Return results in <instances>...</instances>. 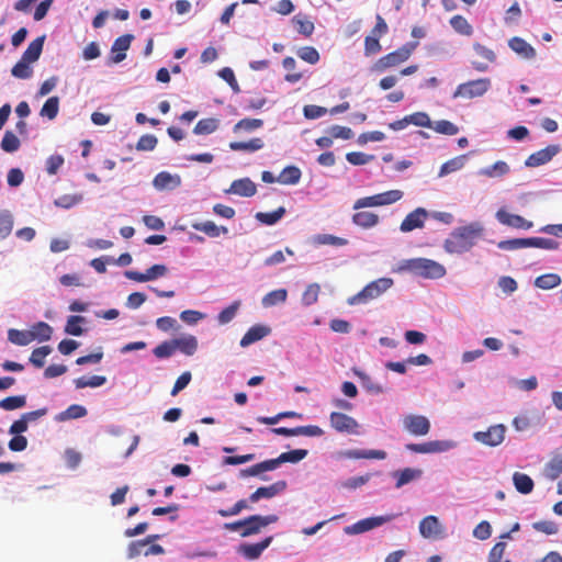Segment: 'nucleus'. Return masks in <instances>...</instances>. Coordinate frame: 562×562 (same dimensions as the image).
<instances>
[{"mask_svg": "<svg viewBox=\"0 0 562 562\" xmlns=\"http://www.w3.org/2000/svg\"><path fill=\"white\" fill-rule=\"evenodd\" d=\"M484 231L483 224L479 221L456 227L443 240L442 247L449 255L465 254L476 245L477 239L483 237Z\"/></svg>", "mask_w": 562, "mask_h": 562, "instance_id": "1", "label": "nucleus"}, {"mask_svg": "<svg viewBox=\"0 0 562 562\" xmlns=\"http://www.w3.org/2000/svg\"><path fill=\"white\" fill-rule=\"evenodd\" d=\"M398 271H407L416 277L437 280L446 276L447 270L443 265L428 258H412L400 262Z\"/></svg>", "mask_w": 562, "mask_h": 562, "instance_id": "2", "label": "nucleus"}, {"mask_svg": "<svg viewBox=\"0 0 562 562\" xmlns=\"http://www.w3.org/2000/svg\"><path fill=\"white\" fill-rule=\"evenodd\" d=\"M279 517L277 515H251L247 518L234 521L226 522L224 528L228 531L238 532L240 537L248 538L251 536L259 535L263 528L269 525L276 524Z\"/></svg>", "mask_w": 562, "mask_h": 562, "instance_id": "3", "label": "nucleus"}, {"mask_svg": "<svg viewBox=\"0 0 562 562\" xmlns=\"http://www.w3.org/2000/svg\"><path fill=\"white\" fill-rule=\"evenodd\" d=\"M394 284L392 278L383 277L368 283L360 292L348 297L349 305L367 304L370 301L376 300L389 291Z\"/></svg>", "mask_w": 562, "mask_h": 562, "instance_id": "4", "label": "nucleus"}, {"mask_svg": "<svg viewBox=\"0 0 562 562\" xmlns=\"http://www.w3.org/2000/svg\"><path fill=\"white\" fill-rule=\"evenodd\" d=\"M418 43H407L401 48L381 57L372 67L373 71L383 72L387 68L395 67L409 58Z\"/></svg>", "mask_w": 562, "mask_h": 562, "instance_id": "5", "label": "nucleus"}, {"mask_svg": "<svg viewBox=\"0 0 562 562\" xmlns=\"http://www.w3.org/2000/svg\"><path fill=\"white\" fill-rule=\"evenodd\" d=\"M492 82L490 78H480L460 83L454 90L453 99H473L483 97L490 89Z\"/></svg>", "mask_w": 562, "mask_h": 562, "instance_id": "6", "label": "nucleus"}, {"mask_svg": "<svg viewBox=\"0 0 562 562\" xmlns=\"http://www.w3.org/2000/svg\"><path fill=\"white\" fill-rule=\"evenodd\" d=\"M402 198L403 192L401 190H390L372 196L358 199L353 204V209L359 210L364 207L389 205L400 201Z\"/></svg>", "mask_w": 562, "mask_h": 562, "instance_id": "7", "label": "nucleus"}, {"mask_svg": "<svg viewBox=\"0 0 562 562\" xmlns=\"http://www.w3.org/2000/svg\"><path fill=\"white\" fill-rule=\"evenodd\" d=\"M395 517H396V515L391 514V515L364 518V519L357 521L353 525L346 526L344 528V532L348 536L364 533L367 531H370L374 528H378V527L393 520Z\"/></svg>", "mask_w": 562, "mask_h": 562, "instance_id": "8", "label": "nucleus"}, {"mask_svg": "<svg viewBox=\"0 0 562 562\" xmlns=\"http://www.w3.org/2000/svg\"><path fill=\"white\" fill-rule=\"evenodd\" d=\"M506 430L503 424L493 425L485 431H475L473 439L487 447H497L504 441Z\"/></svg>", "mask_w": 562, "mask_h": 562, "instance_id": "9", "label": "nucleus"}, {"mask_svg": "<svg viewBox=\"0 0 562 562\" xmlns=\"http://www.w3.org/2000/svg\"><path fill=\"white\" fill-rule=\"evenodd\" d=\"M273 536H268L257 543L241 542L236 552L247 561L258 560L263 551L272 543Z\"/></svg>", "mask_w": 562, "mask_h": 562, "instance_id": "10", "label": "nucleus"}, {"mask_svg": "<svg viewBox=\"0 0 562 562\" xmlns=\"http://www.w3.org/2000/svg\"><path fill=\"white\" fill-rule=\"evenodd\" d=\"M402 425L413 436H426L430 430V422L424 415L407 414L403 416Z\"/></svg>", "mask_w": 562, "mask_h": 562, "instance_id": "11", "label": "nucleus"}, {"mask_svg": "<svg viewBox=\"0 0 562 562\" xmlns=\"http://www.w3.org/2000/svg\"><path fill=\"white\" fill-rule=\"evenodd\" d=\"M456 446L452 440H434L424 443H407L405 448L416 453H439L449 451Z\"/></svg>", "mask_w": 562, "mask_h": 562, "instance_id": "12", "label": "nucleus"}, {"mask_svg": "<svg viewBox=\"0 0 562 562\" xmlns=\"http://www.w3.org/2000/svg\"><path fill=\"white\" fill-rule=\"evenodd\" d=\"M329 423L338 432L358 434L359 423L347 414L333 412L329 415Z\"/></svg>", "mask_w": 562, "mask_h": 562, "instance_id": "13", "label": "nucleus"}, {"mask_svg": "<svg viewBox=\"0 0 562 562\" xmlns=\"http://www.w3.org/2000/svg\"><path fill=\"white\" fill-rule=\"evenodd\" d=\"M419 533L425 539H438L441 538L445 528L440 522L439 518L434 515L426 516L419 522Z\"/></svg>", "mask_w": 562, "mask_h": 562, "instance_id": "14", "label": "nucleus"}, {"mask_svg": "<svg viewBox=\"0 0 562 562\" xmlns=\"http://www.w3.org/2000/svg\"><path fill=\"white\" fill-rule=\"evenodd\" d=\"M429 212L424 207H417L408 213L401 223L400 229L403 233L412 232L416 228H423Z\"/></svg>", "mask_w": 562, "mask_h": 562, "instance_id": "15", "label": "nucleus"}, {"mask_svg": "<svg viewBox=\"0 0 562 562\" xmlns=\"http://www.w3.org/2000/svg\"><path fill=\"white\" fill-rule=\"evenodd\" d=\"M496 220L505 226H509L517 229H530L533 226V223L524 218L517 214H510L505 209H499L495 213Z\"/></svg>", "mask_w": 562, "mask_h": 562, "instance_id": "16", "label": "nucleus"}, {"mask_svg": "<svg viewBox=\"0 0 562 562\" xmlns=\"http://www.w3.org/2000/svg\"><path fill=\"white\" fill-rule=\"evenodd\" d=\"M560 151L559 145H549L543 149H540L531 154L525 161V166L535 168L549 162Z\"/></svg>", "mask_w": 562, "mask_h": 562, "instance_id": "17", "label": "nucleus"}, {"mask_svg": "<svg viewBox=\"0 0 562 562\" xmlns=\"http://www.w3.org/2000/svg\"><path fill=\"white\" fill-rule=\"evenodd\" d=\"M181 184V177L168 171L157 173L153 180V186L158 191L175 190Z\"/></svg>", "mask_w": 562, "mask_h": 562, "instance_id": "18", "label": "nucleus"}, {"mask_svg": "<svg viewBox=\"0 0 562 562\" xmlns=\"http://www.w3.org/2000/svg\"><path fill=\"white\" fill-rule=\"evenodd\" d=\"M257 192V187L249 178L234 180L229 189L225 190L227 194H236L239 196L250 198Z\"/></svg>", "mask_w": 562, "mask_h": 562, "instance_id": "19", "label": "nucleus"}, {"mask_svg": "<svg viewBox=\"0 0 562 562\" xmlns=\"http://www.w3.org/2000/svg\"><path fill=\"white\" fill-rule=\"evenodd\" d=\"M286 486L288 484L285 481H278L269 486L259 487L250 494L249 502L257 503L261 498H272L285 491Z\"/></svg>", "mask_w": 562, "mask_h": 562, "instance_id": "20", "label": "nucleus"}, {"mask_svg": "<svg viewBox=\"0 0 562 562\" xmlns=\"http://www.w3.org/2000/svg\"><path fill=\"white\" fill-rule=\"evenodd\" d=\"M134 40V35L125 34L117 37L112 47L111 53L113 56L111 57V63L119 64L126 58L125 52L130 48L132 41Z\"/></svg>", "mask_w": 562, "mask_h": 562, "instance_id": "21", "label": "nucleus"}, {"mask_svg": "<svg viewBox=\"0 0 562 562\" xmlns=\"http://www.w3.org/2000/svg\"><path fill=\"white\" fill-rule=\"evenodd\" d=\"M391 476L396 480L395 487L402 488L404 485L419 480L423 476V470L416 468H405L402 470L393 471Z\"/></svg>", "mask_w": 562, "mask_h": 562, "instance_id": "22", "label": "nucleus"}, {"mask_svg": "<svg viewBox=\"0 0 562 562\" xmlns=\"http://www.w3.org/2000/svg\"><path fill=\"white\" fill-rule=\"evenodd\" d=\"M341 458L346 459H376L384 460L387 454L384 450L375 449H349L339 453Z\"/></svg>", "mask_w": 562, "mask_h": 562, "instance_id": "23", "label": "nucleus"}, {"mask_svg": "<svg viewBox=\"0 0 562 562\" xmlns=\"http://www.w3.org/2000/svg\"><path fill=\"white\" fill-rule=\"evenodd\" d=\"M271 328L266 325H255L250 327L247 333L240 339V347L246 348L251 344H255L268 335H270Z\"/></svg>", "mask_w": 562, "mask_h": 562, "instance_id": "24", "label": "nucleus"}, {"mask_svg": "<svg viewBox=\"0 0 562 562\" xmlns=\"http://www.w3.org/2000/svg\"><path fill=\"white\" fill-rule=\"evenodd\" d=\"M510 172V167L506 161L498 160L491 166H486L481 168L477 171L479 176L491 178V179H501L507 176Z\"/></svg>", "mask_w": 562, "mask_h": 562, "instance_id": "25", "label": "nucleus"}, {"mask_svg": "<svg viewBox=\"0 0 562 562\" xmlns=\"http://www.w3.org/2000/svg\"><path fill=\"white\" fill-rule=\"evenodd\" d=\"M508 46L524 59H533L536 49L524 38L515 36L508 41Z\"/></svg>", "mask_w": 562, "mask_h": 562, "instance_id": "26", "label": "nucleus"}, {"mask_svg": "<svg viewBox=\"0 0 562 562\" xmlns=\"http://www.w3.org/2000/svg\"><path fill=\"white\" fill-rule=\"evenodd\" d=\"M308 451L305 449H295L288 452L281 453L278 458L271 459L274 470L278 469L282 463H299L306 458Z\"/></svg>", "mask_w": 562, "mask_h": 562, "instance_id": "27", "label": "nucleus"}, {"mask_svg": "<svg viewBox=\"0 0 562 562\" xmlns=\"http://www.w3.org/2000/svg\"><path fill=\"white\" fill-rule=\"evenodd\" d=\"M273 464L270 460L262 461L260 463H257L252 467H249L247 469H243L239 472L240 477H247V476H260L262 481H267L268 476L262 475L263 472L273 471Z\"/></svg>", "mask_w": 562, "mask_h": 562, "instance_id": "28", "label": "nucleus"}, {"mask_svg": "<svg viewBox=\"0 0 562 562\" xmlns=\"http://www.w3.org/2000/svg\"><path fill=\"white\" fill-rule=\"evenodd\" d=\"M44 42H45V35H42V36L35 38L34 41H32L29 44L25 52L23 53L22 58L24 60L29 61L30 64L35 63L42 54Z\"/></svg>", "mask_w": 562, "mask_h": 562, "instance_id": "29", "label": "nucleus"}, {"mask_svg": "<svg viewBox=\"0 0 562 562\" xmlns=\"http://www.w3.org/2000/svg\"><path fill=\"white\" fill-rule=\"evenodd\" d=\"M176 350L179 349L187 356H192L198 349V339L193 335H187L173 339Z\"/></svg>", "mask_w": 562, "mask_h": 562, "instance_id": "30", "label": "nucleus"}, {"mask_svg": "<svg viewBox=\"0 0 562 562\" xmlns=\"http://www.w3.org/2000/svg\"><path fill=\"white\" fill-rule=\"evenodd\" d=\"M561 473H562V452L554 454L543 469V475L551 481L557 480Z\"/></svg>", "mask_w": 562, "mask_h": 562, "instance_id": "31", "label": "nucleus"}, {"mask_svg": "<svg viewBox=\"0 0 562 562\" xmlns=\"http://www.w3.org/2000/svg\"><path fill=\"white\" fill-rule=\"evenodd\" d=\"M355 374L360 379L362 387L371 394L379 395L385 393V387L372 380L367 373L355 370Z\"/></svg>", "mask_w": 562, "mask_h": 562, "instance_id": "32", "label": "nucleus"}, {"mask_svg": "<svg viewBox=\"0 0 562 562\" xmlns=\"http://www.w3.org/2000/svg\"><path fill=\"white\" fill-rule=\"evenodd\" d=\"M513 483L517 492L521 494L531 493L535 486L532 479L529 475L520 472H515L513 474Z\"/></svg>", "mask_w": 562, "mask_h": 562, "instance_id": "33", "label": "nucleus"}, {"mask_svg": "<svg viewBox=\"0 0 562 562\" xmlns=\"http://www.w3.org/2000/svg\"><path fill=\"white\" fill-rule=\"evenodd\" d=\"M288 291L285 289H278L267 293L262 300L261 304L265 308H269L279 304H283L286 301Z\"/></svg>", "mask_w": 562, "mask_h": 562, "instance_id": "34", "label": "nucleus"}, {"mask_svg": "<svg viewBox=\"0 0 562 562\" xmlns=\"http://www.w3.org/2000/svg\"><path fill=\"white\" fill-rule=\"evenodd\" d=\"M8 339L16 346H27L34 341L31 330H19L11 328L8 330Z\"/></svg>", "mask_w": 562, "mask_h": 562, "instance_id": "35", "label": "nucleus"}, {"mask_svg": "<svg viewBox=\"0 0 562 562\" xmlns=\"http://www.w3.org/2000/svg\"><path fill=\"white\" fill-rule=\"evenodd\" d=\"M352 222L362 228H371L379 223V216L372 212L362 211L353 214Z\"/></svg>", "mask_w": 562, "mask_h": 562, "instance_id": "36", "label": "nucleus"}, {"mask_svg": "<svg viewBox=\"0 0 562 562\" xmlns=\"http://www.w3.org/2000/svg\"><path fill=\"white\" fill-rule=\"evenodd\" d=\"M87 414H88V412H87L86 407L78 405V404H72L66 411L56 415L55 420L56 422H66L69 419H77V418L85 417Z\"/></svg>", "mask_w": 562, "mask_h": 562, "instance_id": "37", "label": "nucleus"}, {"mask_svg": "<svg viewBox=\"0 0 562 562\" xmlns=\"http://www.w3.org/2000/svg\"><path fill=\"white\" fill-rule=\"evenodd\" d=\"M562 282V279L557 273H546L539 276L535 280V286L542 290H551L559 286Z\"/></svg>", "mask_w": 562, "mask_h": 562, "instance_id": "38", "label": "nucleus"}, {"mask_svg": "<svg viewBox=\"0 0 562 562\" xmlns=\"http://www.w3.org/2000/svg\"><path fill=\"white\" fill-rule=\"evenodd\" d=\"M312 241L314 245H330L335 247H342L348 244V240L331 234H317L313 236Z\"/></svg>", "mask_w": 562, "mask_h": 562, "instance_id": "39", "label": "nucleus"}, {"mask_svg": "<svg viewBox=\"0 0 562 562\" xmlns=\"http://www.w3.org/2000/svg\"><path fill=\"white\" fill-rule=\"evenodd\" d=\"M285 212V209L283 206H280L279 209L270 213L258 212L256 213L255 218L265 225L271 226L277 224L284 216Z\"/></svg>", "mask_w": 562, "mask_h": 562, "instance_id": "40", "label": "nucleus"}, {"mask_svg": "<svg viewBox=\"0 0 562 562\" xmlns=\"http://www.w3.org/2000/svg\"><path fill=\"white\" fill-rule=\"evenodd\" d=\"M464 164H465V155L454 157V158L446 161L445 164H442V166L440 167L438 177L442 178L452 172H456V171L462 169Z\"/></svg>", "mask_w": 562, "mask_h": 562, "instance_id": "41", "label": "nucleus"}, {"mask_svg": "<svg viewBox=\"0 0 562 562\" xmlns=\"http://www.w3.org/2000/svg\"><path fill=\"white\" fill-rule=\"evenodd\" d=\"M301 170L295 166L285 167L278 177V182L282 184H296L301 179Z\"/></svg>", "mask_w": 562, "mask_h": 562, "instance_id": "42", "label": "nucleus"}, {"mask_svg": "<svg viewBox=\"0 0 562 562\" xmlns=\"http://www.w3.org/2000/svg\"><path fill=\"white\" fill-rule=\"evenodd\" d=\"M263 147V142L261 138H252L248 142H231L229 148L234 151H257Z\"/></svg>", "mask_w": 562, "mask_h": 562, "instance_id": "43", "label": "nucleus"}, {"mask_svg": "<svg viewBox=\"0 0 562 562\" xmlns=\"http://www.w3.org/2000/svg\"><path fill=\"white\" fill-rule=\"evenodd\" d=\"M87 322L86 317L79 315L69 316L65 326V333L71 336H81L85 333V329L80 326V324H85Z\"/></svg>", "mask_w": 562, "mask_h": 562, "instance_id": "44", "label": "nucleus"}, {"mask_svg": "<svg viewBox=\"0 0 562 562\" xmlns=\"http://www.w3.org/2000/svg\"><path fill=\"white\" fill-rule=\"evenodd\" d=\"M13 215L8 210L0 211V241L5 239L13 229Z\"/></svg>", "mask_w": 562, "mask_h": 562, "instance_id": "45", "label": "nucleus"}, {"mask_svg": "<svg viewBox=\"0 0 562 562\" xmlns=\"http://www.w3.org/2000/svg\"><path fill=\"white\" fill-rule=\"evenodd\" d=\"M32 336H34V340L38 341H47L50 339L53 334V328L45 322H38L32 326L30 329Z\"/></svg>", "mask_w": 562, "mask_h": 562, "instance_id": "46", "label": "nucleus"}, {"mask_svg": "<svg viewBox=\"0 0 562 562\" xmlns=\"http://www.w3.org/2000/svg\"><path fill=\"white\" fill-rule=\"evenodd\" d=\"M263 125V121L260 120V119H243L240 121H238L234 127H233V132L234 133H239L241 131L244 132H247V133H250L255 130H258L260 127H262Z\"/></svg>", "mask_w": 562, "mask_h": 562, "instance_id": "47", "label": "nucleus"}, {"mask_svg": "<svg viewBox=\"0 0 562 562\" xmlns=\"http://www.w3.org/2000/svg\"><path fill=\"white\" fill-rule=\"evenodd\" d=\"M218 127V120L210 117V119H203L200 120L194 130L193 133L196 135H207L213 132H215Z\"/></svg>", "mask_w": 562, "mask_h": 562, "instance_id": "48", "label": "nucleus"}, {"mask_svg": "<svg viewBox=\"0 0 562 562\" xmlns=\"http://www.w3.org/2000/svg\"><path fill=\"white\" fill-rule=\"evenodd\" d=\"M527 244L529 247L541 248L547 250H555L559 248V243L551 238L542 237H527Z\"/></svg>", "mask_w": 562, "mask_h": 562, "instance_id": "49", "label": "nucleus"}, {"mask_svg": "<svg viewBox=\"0 0 562 562\" xmlns=\"http://www.w3.org/2000/svg\"><path fill=\"white\" fill-rule=\"evenodd\" d=\"M372 475V473H366L363 475L349 477L340 483V487L349 491L357 490L366 485L371 480Z\"/></svg>", "mask_w": 562, "mask_h": 562, "instance_id": "50", "label": "nucleus"}, {"mask_svg": "<svg viewBox=\"0 0 562 562\" xmlns=\"http://www.w3.org/2000/svg\"><path fill=\"white\" fill-rule=\"evenodd\" d=\"M26 405L25 395L9 396L0 401V408L4 411H14Z\"/></svg>", "mask_w": 562, "mask_h": 562, "instance_id": "51", "label": "nucleus"}, {"mask_svg": "<svg viewBox=\"0 0 562 562\" xmlns=\"http://www.w3.org/2000/svg\"><path fill=\"white\" fill-rule=\"evenodd\" d=\"M21 142L18 136L11 132L7 131L1 140V149L5 153H14L20 148Z\"/></svg>", "mask_w": 562, "mask_h": 562, "instance_id": "52", "label": "nucleus"}, {"mask_svg": "<svg viewBox=\"0 0 562 562\" xmlns=\"http://www.w3.org/2000/svg\"><path fill=\"white\" fill-rule=\"evenodd\" d=\"M58 110H59V98L50 97L44 103L40 114L44 117H48L49 120H54L58 114Z\"/></svg>", "mask_w": 562, "mask_h": 562, "instance_id": "53", "label": "nucleus"}, {"mask_svg": "<svg viewBox=\"0 0 562 562\" xmlns=\"http://www.w3.org/2000/svg\"><path fill=\"white\" fill-rule=\"evenodd\" d=\"M431 128L443 135H456L459 133V127L448 120H440L432 122Z\"/></svg>", "mask_w": 562, "mask_h": 562, "instance_id": "54", "label": "nucleus"}, {"mask_svg": "<svg viewBox=\"0 0 562 562\" xmlns=\"http://www.w3.org/2000/svg\"><path fill=\"white\" fill-rule=\"evenodd\" d=\"M452 29L459 34L470 36L473 32L472 26L462 15H454L450 20Z\"/></svg>", "mask_w": 562, "mask_h": 562, "instance_id": "55", "label": "nucleus"}, {"mask_svg": "<svg viewBox=\"0 0 562 562\" xmlns=\"http://www.w3.org/2000/svg\"><path fill=\"white\" fill-rule=\"evenodd\" d=\"M239 306H240V302L238 301H235L234 303H232L229 306H227L226 308H224L218 315H217V322L220 325H226L228 324L229 322H232L234 319V317L236 316L238 310H239Z\"/></svg>", "mask_w": 562, "mask_h": 562, "instance_id": "56", "label": "nucleus"}, {"mask_svg": "<svg viewBox=\"0 0 562 562\" xmlns=\"http://www.w3.org/2000/svg\"><path fill=\"white\" fill-rule=\"evenodd\" d=\"M52 352V347L42 346L34 349L30 357V362L36 368H42L45 363L44 359Z\"/></svg>", "mask_w": 562, "mask_h": 562, "instance_id": "57", "label": "nucleus"}, {"mask_svg": "<svg viewBox=\"0 0 562 562\" xmlns=\"http://www.w3.org/2000/svg\"><path fill=\"white\" fill-rule=\"evenodd\" d=\"M11 74L15 78L27 79L32 76L33 70L30 63L21 58L11 69Z\"/></svg>", "mask_w": 562, "mask_h": 562, "instance_id": "58", "label": "nucleus"}, {"mask_svg": "<svg viewBox=\"0 0 562 562\" xmlns=\"http://www.w3.org/2000/svg\"><path fill=\"white\" fill-rule=\"evenodd\" d=\"M192 228L206 234L209 237H218V226L212 221L192 223Z\"/></svg>", "mask_w": 562, "mask_h": 562, "instance_id": "59", "label": "nucleus"}, {"mask_svg": "<svg viewBox=\"0 0 562 562\" xmlns=\"http://www.w3.org/2000/svg\"><path fill=\"white\" fill-rule=\"evenodd\" d=\"M176 351L175 341L168 340L159 344L156 348H154L153 353L159 359H166L171 357Z\"/></svg>", "mask_w": 562, "mask_h": 562, "instance_id": "60", "label": "nucleus"}, {"mask_svg": "<svg viewBox=\"0 0 562 562\" xmlns=\"http://www.w3.org/2000/svg\"><path fill=\"white\" fill-rule=\"evenodd\" d=\"M497 247L502 250H518L528 248L527 238H513L507 240H501L497 243Z\"/></svg>", "mask_w": 562, "mask_h": 562, "instance_id": "61", "label": "nucleus"}, {"mask_svg": "<svg viewBox=\"0 0 562 562\" xmlns=\"http://www.w3.org/2000/svg\"><path fill=\"white\" fill-rule=\"evenodd\" d=\"M408 123L419 127L431 128L432 121L426 112H415L407 115Z\"/></svg>", "mask_w": 562, "mask_h": 562, "instance_id": "62", "label": "nucleus"}, {"mask_svg": "<svg viewBox=\"0 0 562 562\" xmlns=\"http://www.w3.org/2000/svg\"><path fill=\"white\" fill-rule=\"evenodd\" d=\"M321 288L317 283L310 284L302 295V303L305 306H310L317 302Z\"/></svg>", "mask_w": 562, "mask_h": 562, "instance_id": "63", "label": "nucleus"}, {"mask_svg": "<svg viewBox=\"0 0 562 562\" xmlns=\"http://www.w3.org/2000/svg\"><path fill=\"white\" fill-rule=\"evenodd\" d=\"M158 139L153 134H146L140 136L136 144V149L139 151H150L157 146Z\"/></svg>", "mask_w": 562, "mask_h": 562, "instance_id": "64", "label": "nucleus"}]
</instances>
